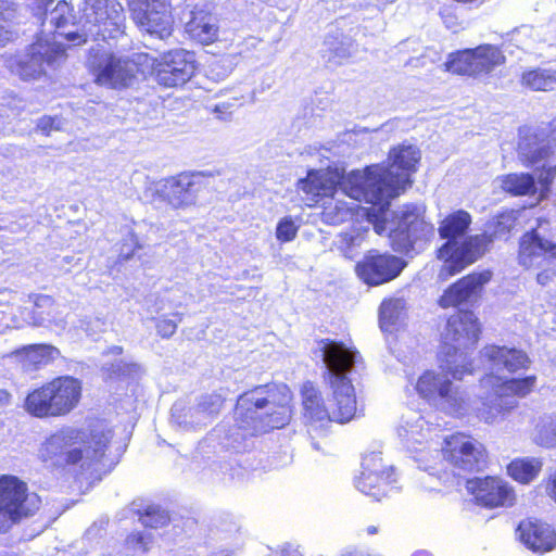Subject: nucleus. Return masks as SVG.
I'll return each instance as SVG.
<instances>
[{
    "label": "nucleus",
    "mask_w": 556,
    "mask_h": 556,
    "mask_svg": "<svg viewBox=\"0 0 556 556\" xmlns=\"http://www.w3.org/2000/svg\"><path fill=\"white\" fill-rule=\"evenodd\" d=\"M515 225V212H504L488 222L486 229L482 235L467 238L460 247L450 243L444 249H440L439 258L444 260V264L439 273V278L446 280L476 262L485 252L490 242L506 237Z\"/></svg>",
    "instance_id": "nucleus-7"
},
{
    "label": "nucleus",
    "mask_w": 556,
    "mask_h": 556,
    "mask_svg": "<svg viewBox=\"0 0 556 556\" xmlns=\"http://www.w3.org/2000/svg\"><path fill=\"white\" fill-rule=\"evenodd\" d=\"M366 532L368 535H374L378 532V527L377 526H369L366 528Z\"/></svg>",
    "instance_id": "nucleus-57"
},
{
    "label": "nucleus",
    "mask_w": 556,
    "mask_h": 556,
    "mask_svg": "<svg viewBox=\"0 0 556 556\" xmlns=\"http://www.w3.org/2000/svg\"><path fill=\"white\" fill-rule=\"evenodd\" d=\"M195 60L190 51L178 49L164 53L156 70V80L165 87L186 84L194 74Z\"/></svg>",
    "instance_id": "nucleus-22"
},
{
    "label": "nucleus",
    "mask_w": 556,
    "mask_h": 556,
    "mask_svg": "<svg viewBox=\"0 0 556 556\" xmlns=\"http://www.w3.org/2000/svg\"><path fill=\"white\" fill-rule=\"evenodd\" d=\"M378 4L380 5H387V4H390V3H393L395 0H376Z\"/></svg>",
    "instance_id": "nucleus-58"
},
{
    "label": "nucleus",
    "mask_w": 556,
    "mask_h": 556,
    "mask_svg": "<svg viewBox=\"0 0 556 556\" xmlns=\"http://www.w3.org/2000/svg\"><path fill=\"white\" fill-rule=\"evenodd\" d=\"M281 556H302L299 549L292 547H286L282 549Z\"/></svg>",
    "instance_id": "nucleus-54"
},
{
    "label": "nucleus",
    "mask_w": 556,
    "mask_h": 556,
    "mask_svg": "<svg viewBox=\"0 0 556 556\" xmlns=\"http://www.w3.org/2000/svg\"><path fill=\"white\" fill-rule=\"evenodd\" d=\"M64 60V48L53 42L37 41L30 46L27 53L20 56L15 66H11L22 79H37L45 73V65L54 67Z\"/></svg>",
    "instance_id": "nucleus-20"
},
{
    "label": "nucleus",
    "mask_w": 556,
    "mask_h": 556,
    "mask_svg": "<svg viewBox=\"0 0 556 556\" xmlns=\"http://www.w3.org/2000/svg\"><path fill=\"white\" fill-rule=\"evenodd\" d=\"M342 556H369L363 552L356 551V549H346Z\"/></svg>",
    "instance_id": "nucleus-55"
},
{
    "label": "nucleus",
    "mask_w": 556,
    "mask_h": 556,
    "mask_svg": "<svg viewBox=\"0 0 556 556\" xmlns=\"http://www.w3.org/2000/svg\"><path fill=\"white\" fill-rule=\"evenodd\" d=\"M40 505L39 495L29 492L25 482L13 476L0 477V533L34 516Z\"/></svg>",
    "instance_id": "nucleus-13"
},
{
    "label": "nucleus",
    "mask_w": 556,
    "mask_h": 556,
    "mask_svg": "<svg viewBox=\"0 0 556 556\" xmlns=\"http://www.w3.org/2000/svg\"><path fill=\"white\" fill-rule=\"evenodd\" d=\"M35 305L38 308H49L48 316L49 321L53 323L56 327L64 329L66 326L65 317L62 316V312L59 309L60 306L55 305L53 299L49 295H39L35 301Z\"/></svg>",
    "instance_id": "nucleus-45"
},
{
    "label": "nucleus",
    "mask_w": 556,
    "mask_h": 556,
    "mask_svg": "<svg viewBox=\"0 0 556 556\" xmlns=\"http://www.w3.org/2000/svg\"><path fill=\"white\" fill-rule=\"evenodd\" d=\"M393 217L387 220V231L394 251L408 253L420 251L434 236L433 226L426 222L420 212L415 207H404L396 212H390Z\"/></svg>",
    "instance_id": "nucleus-12"
},
{
    "label": "nucleus",
    "mask_w": 556,
    "mask_h": 556,
    "mask_svg": "<svg viewBox=\"0 0 556 556\" xmlns=\"http://www.w3.org/2000/svg\"><path fill=\"white\" fill-rule=\"evenodd\" d=\"M110 440L111 431L100 424L87 432L65 427L46 440L40 454L43 459L65 455L66 463L89 467L103 457Z\"/></svg>",
    "instance_id": "nucleus-5"
},
{
    "label": "nucleus",
    "mask_w": 556,
    "mask_h": 556,
    "mask_svg": "<svg viewBox=\"0 0 556 556\" xmlns=\"http://www.w3.org/2000/svg\"><path fill=\"white\" fill-rule=\"evenodd\" d=\"M431 432L429 421L415 410H408L402 416L397 428L401 441L408 447L415 448V444L427 441Z\"/></svg>",
    "instance_id": "nucleus-29"
},
{
    "label": "nucleus",
    "mask_w": 556,
    "mask_h": 556,
    "mask_svg": "<svg viewBox=\"0 0 556 556\" xmlns=\"http://www.w3.org/2000/svg\"><path fill=\"white\" fill-rule=\"evenodd\" d=\"M15 16V3L11 0H0V45H5L12 39L13 33L10 29V24Z\"/></svg>",
    "instance_id": "nucleus-41"
},
{
    "label": "nucleus",
    "mask_w": 556,
    "mask_h": 556,
    "mask_svg": "<svg viewBox=\"0 0 556 556\" xmlns=\"http://www.w3.org/2000/svg\"><path fill=\"white\" fill-rule=\"evenodd\" d=\"M92 532H93V527H91L90 529H88L87 534H88V535H90V534H92Z\"/></svg>",
    "instance_id": "nucleus-60"
},
{
    "label": "nucleus",
    "mask_w": 556,
    "mask_h": 556,
    "mask_svg": "<svg viewBox=\"0 0 556 556\" xmlns=\"http://www.w3.org/2000/svg\"><path fill=\"white\" fill-rule=\"evenodd\" d=\"M500 180L501 188L514 195L530 194L536 190L534 178L530 174H508Z\"/></svg>",
    "instance_id": "nucleus-37"
},
{
    "label": "nucleus",
    "mask_w": 556,
    "mask_h": 556,
    "mask_svg": "<svg viewBox=\"0 0 556 556\" xmlns=\"http://www.w3.org/2000/svg\"><path fill=\"white\" fill-rule=\"evenodd\" d=\"M520 83L533 91H551L556 87V68L535 67L522 73Z\"/></svg>",
    "instance_id": "nucleus-35"
},
{
    "label": "nucleus",
    "mask_w": 556,
    "mask_h": 556,
    "mask_svg": "<svg viewBox=\"0 0 556 556\" xmlns=\"http://www.w3.org/2000/svg\"><path fill=\"white\" fill-rule=\"evenodd\" d=\"M367 228H352L350 231L342 232L338 236L336 244L341 253L348 258H354L358 248L365 241Z\"/></svg>",
    "instance_id": "nucleus-39"
},
{
    "label": "nucleus",
    "mask_w": 556,
    "mask_h": 556,
    "mask_svg": "<svg viewBox=\"0 0 556 556\" xmlns=\"http://www.w3.org/2000/svg\"><path fill=\"white\" fill-rule=\"evenodd\" d=\"M88 65L98 85L111 88L127 87L135 78L136 63L128 58L91 49Z\"/></svg>",
    "instance_id": "nucleus-16"
},
{
    "label": "nucleus",
    "mask_w": 556,
    "mask_h": 556,
    "mask_svg": "<svg viewBox=\"0 0 556 556\" xmlns=\"http://www.w3.org/2000/svg\"><path fill=\"white\" fill-rule=\"evenodd\" d=\"M11 395L8 391L0 389V407H4L10 403Z\"/></svg>",
    "instance_id": "nucleus-53"
},
{
    "label": "nucleus",
    "mask_w": 556,
    "mask_h": 556,
    "mask_svg": "<svg viewBox=\"0 0 556 556\" xmlns=\"http://www.w3.org/2000/svg\"><path fill=\"white\" fill-rule=\"evenodd\" d=\"M406 315V302L403 298H390L384 300L379 309L380 328L392 332Z\"/></svg>",
    "instance_id": "nucleus-34"
},
{
    "label": "nucleus",
    "mask_w": 556,
    "mask_h": 556,
    "mask_svg": "<svg viewBox=\"0 0 556 556\" xmlns=\"http://www.w3.org/2000/svg\"><path fill=\"white\" fill-rule=\"evenodd\" d=\"M481 355L486 361L491 372L480 380L481 388L486 392L480 417L491 424L501 414L516 407L515 395L525 396L531 392L536 379L534 376L523 379H506L501 376L504 371L515 372L529 367L530 359L521 350L488 345L481 351Z\"/></svg>",
    "instance_id": "nucleus-2"
},
{
    "label": "nucleus",
    "mask_w": 556,
    "mask_h": 556,
    "mask_svg": "<svg viewBox=\"0 0 556 556\" xmlns=\"http://www.w3.org/2000/svg\"><path fill=\"white\" fill-rule=\"evenodd\" d=\"M83 37L78 45L88 38L105 40L122 33L124 14L123 7L116 0H85Z\"/></svg>",
    "instance_id": "nucleus-15"
},
{
    "label": "nucleus",
    "mask_w": 556,
    "mask_h": 556,
    "mask_svg": "<svg viewBox=\"0 0 556 556\" xmlns=\"http://www.w3.org/2000/svg\"><path fill=\"white\" fill-rule=\"evenodd\" d=\"M395 483L393 467L383 463L380 452H371L363 457L362 471L355 480L359 492L380 501L395 489Z\"/></svg>",
    "instance_id": "nucleus-17"
},
{
    "label": "nucleus",
    "mask_w": 556,
    "mask_h": 556,
    "mask_svg": "<svg viewBox=\"0 0 556 556\" xmlns=\"http://www.w3.org/2000/svg\"><path fill=\"white\" fill-rule=\"evenodd\" d=\"M328 380L332 389V407H327L320 393L311 383L302 390L304 418L309 432H323L331 421H350L357 412L352 384L361 356L357 351L343 343L329 341L321 348Z\"/></svg>",
    "instance_id": "nucleus-1"
},
{
    "label": "nucleus",
    "mask_w": 556,
    "mask_h": 556,
    "mask_svg": "<svg viewBox=\"0 0 556 556\" xmlns=\"http://www.w3.org/2000/svg\"><path fill=\"white\" fill-rule=\"evenodd\" d=\"M140 521L144 527L157 529L167 525L169 517L160 506L151 505L140 516Z\"/></svg>",
    "instance_id": "nucleus-43"
},
{
    "label": "nucleus",
    "mask_w": 556,
    "mask_h": 556,
    "mask_svg": "<svg viewBox=\"0 0 556 556\" xmlns=\"http://www.w3.org/2000/svg\"><path fill=\"white\" fill-rule=\"evenodd\" d=\"M172 5L168 0H132L130 13L135 23L144 31L164 38L173 25Z\"/></svg>",
    "instance_id": "nucleus-21"
},
{
    "label": "nucleus",
    "mask_w": 556,
    "mask_h": 556,
    "mask_svg": "<svg viewBox=\"0 0 556 556\" xmlns=\"http://www.w3.org/2000/svg\"><path fill=\"white\" fill-rule=\"evenodd\" d=\"M74 21L73 9L66 1H59L55 8L46 15L45 23H49L54 26L59 36H64L68 41L74 42V45H78L75 42L83 40V34L76 31L65 33L63 29L72 24Z\"/></svg>",
    "instance_id": "nucleus-32"
},
{
    "label": "nucleus",
    "mask_w": 556,
    "mask_h": 556,
    "mask_svg": "<svg viewBox=\"0 0 556 556\" xmlns=\"http://www.w3.org/2000/svg\"><path fill=\"white\" fill-rule=\"evenodd\" d=\"M187 33L201 43L213 42L218 35L217 17L208 3L197 4L191 11V18L186 24Z\"/></svg>",
    "instance_id": "nucleus-28"
},
{
    "label": "nucleus",
    "mask_w": 556,
    "mask_h": 556,
    "mask_svg": "<svg viewBox=\"0 0 556 556\" xmlns=\"http://www.w3.org/2000/svg\"><path fill=\"white\" fill-rule=\"evenodd\" d=\"M204 188L200 175L182 173L151 182L144 190V197L156 208L186 211L198 205Z\"/></svg>",
    "instance_id": "nucleus-10"
},
{
    "label": "nucleus",
    "mask_w": 556,
    "mask_h": 556,
    "mask_svg": "<svg viewBox=\"0 0 556 556\" xmlns=\"http://www.w3.org/2000/svg\"><path fill=\"white\" fill-rule=\"evenodd\" d=\"M109 377H135L141 372V367L135 363L118 361L108 369Z\"/></svg>",
    "instance_id": "nucleus-47"
},
{
    "label": "nucleus",
    "mask_w": 556,
    "mask_h": 556,
    "mask_svg": "<svg viewBox=\"0 0 556 556\" xmlns=\"http://www.w3.org/2000/svg\"><path fill=\"white\" fill-rule=\"evenodd\" d=\"M519 264L529 269L556 263V244L540 236L536 229L527 231L520 239Z\"/></svg>",
    "instance_id": "nucleus-25"
},
{
    "label": "nucleus",
    "mask_w": 556,
    "mask_h": 556,
    "mask_svg": "<svg viewBox=\"0 0 556 556\" xmlns=\"http://www.w3.org/2000/svg\"><path fill=\"white\" fill-rule=\"evenodd\" d=\"M466 489L479 505L490 508L511 506L516 500L514 489L506 481L495 477L470 479L466 483Z\"/></svg>",
    "instance_id": "nucleus-24"
},
{
    "label": "nucleus",
    "mask_w": 556,
    "mask_h": 556,
    "mask_svg": "<svg viewBox=\"0 0 556 556\" xmlns=\"http://www.w3.org/2000/svg\"><path fill=\"white\" fill-rule=\"evenodd\" d=\"M405 266L401 257L370 252L357 264L356 271L365 283L379 286L396 278Z\"/></svg>",
    "instance_id": "nucleus-23"
},
{
    "label": "nucleus",
    "mask_w": 556,
    "mask_h": 556,
    "mask_svg": "<svg viewBox=\"0 0 556 556\" xmlns=\"http://www.w3.org/2000/svg\"><path fill=\"white\" fill-rule=\"evenodd\" d=\"M441 452L443 458L454 469L458 470V475L460 472L479 471L486 464L483 445L464 433L446 437Z\"/></svg>",
    "instance_id": "nucleus-18"
},
{
    "label": "nucleus",
    "mask_w": 556,
    "mask_h": 556,
    "mask_svg": "<svg viewBox=\"0 0 556 556\" xmlns=\"http://www.w3.org/2000/svg\"><path fill=\"white\" fill-rule=\"evenodd\" d=\"M355 52L354 42L343 35H328L324 41L323 58L333 64H341Z\"/></svg>",
    "instance_id": "nucleus-33"
},
{
    "label": "nucleus",
    "mask_w": 556,
    "mask_h": 556,
    "mask_svg": "<svg viewBox=\"0 0 556 556\" xmlns=\"http://www.w3.org/2000/svg\"><path fill=\"white\" fill-rule=\"evenodd\" d=\"M299 225L291 216L281 218L276 227V238L280 242H290L295 239Z\"/></svg>",
    "instance_id": "nucleus-46"
},
{
    "label": "nucleus",
    "mask_w": 556,
    "mask_h": 556,
    "mask_svg": "<svg viewBox=\"0 0 556 556\" xmlns=\"http://www.w3.org/2000/svg\"><path fill=\"white\" fill-rule=\"evenodd\" d=\"M419 160L420 152L416 147L400 146L390 152L389 167L371 165L365 170H352L342 186L355 198L388 203L410 187V174L416 170Z\"/></svg>",
    "instance_id": "nucleus-3"
},
{
    "label": "nucleus",
    "mask_w": 556,
    "mask_h": 556,
    "mask_svg": "<svg viewBox=\"0 0 556 556\" xmlns=\"http://www.w3.org/2000/svg\"><path fill=\"white\" fill-rule=\"evenodd\" d=\"M123 349L121 346H114L112 348V353L114 354H121Z\"/></svg>",
    "instance_id": "nucleus-59"
},
{
    "label": "nucleus",
    "mask_w": 556,
    "mask_h": 556,
    "mask_svg": "<svg viewBox=\"0 0 556 556\" xmlns=\"http://www.w3.org/2000/svg\"><path fill=\"white\" fill-rule=\"evenodd\" d=\"M479 334L480 326L472 312H459L448 318L441 355L445 357L443 367L452 372L454 379L460 380L465 374H471L467 351L475 348Z\"/></svg>",
    "instance_id": "nucleus-8"
},
{
    "label": "nucleus",
    "mask_w": 556,
    "mask_h": 556,
    "mask_svg": "<svg viewBox=\"0 0 556 556\" xmlns=\"http://www.w3.org/2000/svg\"><path fill=\"white\" fill-rule=\"evenodd\" d=\"M389 203H390V200L388 201L387 204H384V206L382 208V211L386 212L384 216H383V214L379 213V207H380L379 204H372V206H370V207H358L357 206L355 210H356V213H358V214H359V210H361L362 215L367 216L368 223L372 224L375 231L378 235H382L383 232L387 231V220H388V217L390 216V212L388 210Z\"/></svg>",
    "instance_id": "nucleus-42"
},
{
    "label": "nucleus",
    "mask_w": 556,
    "mask_h": 556,
    "mask_svg": "<svg viewBox=\"0 0 556 556\" xmlns=\"http://www.w3.org/2000/svg\"><path fill=\"white\" fill-rule=\"evenodd\" d=\"M520 541L534 553H546L556 545V533L549 525L538 520H525L517 529Z\"/></svg>",
    "instance_id": "nucleus-27"
},
{
    "label": "nucleus",
    "mask_w": 556,
    "mask_h": 556,
    "mask_svg": "<svg viewBox=\"0 0 556 556\" xmlns=\"http://www.w3.org/2000/svg\"><path fill=\"white\" fill-rule=\"evenodd\" d=\"M292 394L286 384L258 386L237 401L236 421L243 435H255L279 429L291 419Z\"/></svg>",
    "instance_id": "nucleus-4"
},
{
    "label": "nucleus",
    "mask_w": 556,
    "mask_h": 556,
    "mask_svg": "<svg viewBox=\"0 0 556 556\" xmlns=\"http://www.w3.org/2000/svg\"><path fill=\"white\" fill-rule=\"evenodd\" d=\"M208 402H201L198 407L189 409L191 418H194L189 424L191 426H204L207 424L211 416L218 413L220 408V399L217 396H208Z\"/></svg>",
    "instance_id": "nucleus-40"
},
{
    "label": "nucleus",
    "mask_w": 556,
    "mask_h": 556,
    "mask_svg": "<svg viewBox=\"0 0 556 556\" xmlns=\"http://www.w3.org/2000/svg\"><path fill=\"white\" fill-rule=\"evenodd\" d=\"M151 535L147 532L132 533L127 538V545L135 552H146L149 549Z\"/></svg>",
    "instance_id": "nucleus-48"
},
{
    "label": "nucleus",
    "mask_w": 556,
    "mask_h": 556,
    "mask_svg": "<svg viewBox=\"0 0 556 556\" xmlns=\"http://www.w3.org/2000/svg\"><path fill=\"white\" fill-rule=\"evenodd\" d=\"M518 155L527 166L541 167L539 182L546 188L556 176V129L546 138L544 131L531 128L520 130Z\"/></svg>",
    "instance_id": "nucleus-14"
},
{
    "label": "nucleus",
    "mask_w": 556,
    "mask_h": 556,
    "mask_svg": "<svg viewBox=\"0 0 556 556\" xmlns=\"http://www.w3.org/2000/svg\"><path fill=\"white\" fill-rule=\"evenodd\" d=\"M490 279L491 273L488 270L462 278L444 292L440 298V305L450 307L475 301Z\"/></svg>",
    "instance_id": "nucleus-26"
},
{
    "label": "nucleus",
    "mask_w": 556,
    "mask_h": 556,
    "mask_svg": "<svg viewBox=\"0 0 556 556\" xmlns=\"http://www.w3.org/2000/svg\"><path fill=\"white\" fill-rule=\"evenodd\" d=\"M542 268L536 275V281L541 286H546L556 277V263L545 264Z\"/></svg>",
    "instance_id": "nucleus-50"
},
{
    "label": "nucleus",
    "mask_w": 556,
    "mask_h": 556,
    "mask_svg": "<svg viewBox=\"0 0 556 556\" xmlns=\"http://www.w3.org/2000/svg\"><path fill=\"white\" fill-rule=\"evenodd\" d=\"M177 321L165 316L157 318L155 323L157 334L164 339H169L170 337H173L177 330Z\"/></svg>",
    "instance_id": "nucleus-49"
},
{
    "label": "nucleus",
    "mask_w": 556,
    "mask_h": 556,
    "mask_svg": "<svg viewBox=\"0 0 556 556\" xmlns=\"http://www.w3.org/2000/svg\"><path fill=\"white\" fill-rule=\"evenodd\" d=\"M532 439L543 447L556 446V415H544L535 424Z\"/></svg>",
    "instance_id": "nucleus-38"
},
{
    "label": "nucleus",
    "mask_w": 556,
    "mask_h": 556,
    "mask_svg": "<svg viewBox=\"0 0 556 556\" xmlns=\"http://www.w3.org/2000/svg\"><path fill=\"white\" fill-rule=\"evenodd\" d=\"M546 492L556 502V472L551 475L546 483Z\"/></svg>",
    "instance_id": "nucleus-52"
},
{
    "label": "nucleus",
    "mask_w": 556,
    "mask_h": 556,
    "mask_svg": "<svg viewBox=\"0 0 556 556\" xmlns=\"http://www.w3.org/2000/svg\"><path fill=\"white\" fill-rule=\"evenodd\" d=\"M37 127L43 134L49 135L51 130H59L61 128V122L51 116H43L38 121Z\"/></svg>",
    "instance_id": "nucleus-51"
},
{
    "label": "nucleus",
    "mask_w": 556,
    "mask_h": 556,
    "mask_svg": "<svg viewBox=\"0 0 556 556\" xmlns=\"http://www.w3.org/2000/svg\"><path fill=\"white\" fill-rule=\"evenodd\" d=\"M349 173L340 176L338 172H309L305 179L299 181V188L308 195L312 201L318 202L316 198L323 199L324 216L331 224H339L353 215L357 207L356 201L370 204H379V213L386 215L382 211L384 201H370L367 198H355L346 192L342 186Z\"/></svg>",
    "instance_id": "nucleus-6"
},
{
    "label": "nucleus",
    "mask_w": 556,
    "mask_h": 556,
    "mask_svg": "<svg viewBox=\"0 0 556 556\" xmlns=\"http://www.w3.org/2000/svg\"><path fill=\"white\" fill-rule=\"evenodd\" d=\"M542 463L538 458H518L513 460L508 467V475L516 481L529 483L541 471Z\"/></svg>",
    "instance_id": "nucleus-36"
},
{
    "label": "nucleus",
    "mask_w": 556,
    "mask_h": 556,
    "mask_svg": "<svg viewBox=\"0 0 556 556\" xmlns=\"http://www.w3.org/2000/svg\"><path fill=\"white\" fill-rule=\"evenodd\" d=\"M25 370H34L59 357L60 352L50 344H31L17 351Z\"/></svg>",
    "instance_id": "nucleus-30"
},
{
    "label": "nucleus",
    "mask_w": 556,
    "mask_h": 556,
    "mask_svg": "<svg viewBox=\"0 0 556 556\" xmlns=\"http://www.w3.org/2000/svg\"><path fill=\"white\" fill-rule=\"evenodd\" d=\"M505 62L503 52L495 46L481 45L453 54L445 63L446 70L454 74L479 77L490 74Z\"/></svg>",
    "instance_id": "nucleus-19"
},
{
    "label": "nucleus",
    "mask_w": 556,
    "mask_h": 556,
    "mask_svg": "<svg viewBox=\"0 0 556 556\" xmlns=\"http://www.w3.org/2000/svg\"><path fill=\"white\" fill-rule=\"evenodd\" d=\"M38 10L46 8L53 0H33Z\"/></svg>",
    "instance_id": "nucleus-56"
},
{
    "label": "nucleus",
    "mask_w": 556,
    "mask_h": 556,
    "mask_svg": "<svg viewBox=\"0 0 556 556\" xmlns=\"http://www.w3.org/2000/svg\"><path fill=\"white\" fill-rule=\"evenodd\" d=\"M445 357L441 358L442 371L428 370L416 383L418 394L435 408L452 415L464 416L470 407L467 394L454 386L448 378L451 371L445 369Z\"/></svg>",
    "instance_id": "nucleus-11"
},
{
    "label": "nucleus",
    "mask_w": 556,
    "mask_h": 556,
    "mask_svg": "<svg viewBox=\"0 0 556 556\" xmlns=\"http://www.w3.org/2000/svg\"><path fill=\"white\" fill-rule=\"evenodd\" d=\"M142 248L143 245L135 231L130 228H126L119 244V258L123 261H128L135 255L137 250Z\"/></svg>",
    "instance_id": "nucleus-44"
},
{
    "label": "nucleus",
    "mask_w": 556,
    "mask_h": 556,
    "mask_svg": "<svg viewBox=\"0 0 556 556\" xmlns=\"http://www.w3.org/2000/svg\"><path fill=\"white\" fill-rule=\"evenodd\" d=\"M470 224L471 216L463 210L446 216L439 227V233L442 238L448 239V241L441 249H444L450 243H455L457 247H460L466 240L458 242L456 239L467 231Z\"/></svg>",
    "instance_id": "nucleus-31"
},
{
    "label": "nucleus",
    "mask_w": 556,
    "mask_h": 556,
    "mask_svg": "<svg viewBox=\"0 0 556 556\" xmlns=\"http://www.w3.org/2000/svg\"><path fill=\"white\" fill-rule=\"evenodd\" d=\"M81 382L72 376H61L30 392L25 409L38 418L61 417L77 407L81 399Z\"/></svg>",
    "instance_id": "nucleus-9"
}]
</instances>
